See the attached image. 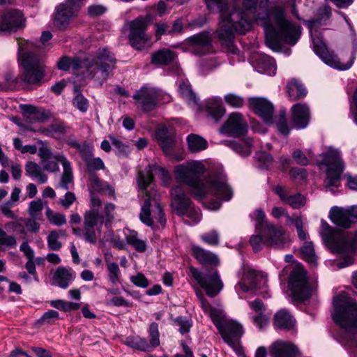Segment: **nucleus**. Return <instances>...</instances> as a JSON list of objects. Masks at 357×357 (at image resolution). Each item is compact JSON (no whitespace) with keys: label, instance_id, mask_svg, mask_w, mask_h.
I'll list each match as a JSON object with an SVG mask.
<instances>
[{"label":"nucleus","instance_id":"f257e3e1","mask_svg":"<svg viewBox=\"0 0 357 357\" xmlns=\"http://www.w3.org/2000/svg\"><path fill=\"white\" fill-rule=\"evenodd\" d=\"M187 190L199 200L203 199L206 195L215 197L216 201L208 203V208L214 211L220 208L221 201H229L233 196L232 189L222 180H179L171 190L172 206L178 215L188 217L193 223H197L201 220V213L186 196Z\"/></svg>","mask_w":357,"mask_h":357},{"label":"nucleus","instance_id":"f03ea898","mask_svg":"<svg viewBox=\"0 0 357 357\" xmlns=\"http://www.w3.org/2000/svg\"><path fill=\"white\" fill-rule=\"evenodd\" d=\"M242 5L243 10L238 12L236 18L239 20L238 14L243 13L244 17L251 21L245 13L252 14L255 20L264 27L266 43L271 49L278 48L281 43L294 45L298 42L301 34V27L286 18L283 6L271 7L266 16L261 17L256 15L258 0H243Z\"/></svg>","mask_w":357,"mask_h":357},{"label":"nucleus","instance_id":"7ed1b4c3","mask_svg":"<svg viewBox=\"0 0 357 357\" xmlns=\"http://www.w3.org/2000/svg\"><path fill=\"white\" fill-rule=\"evenodd\" d=\"M332 14L331 8L327 5L319 8L317 17L305 20L304 23L310 30L314 53L328 66L340 70L349 69L354 63L357 52V40L352 41V49L349 59L344 61L340 59L334 51L329 50L322 40L319 29L327 24Z\"/></svg>","mask_w":357,"mask_h":357},{"label":"nucleus","instance_id":"20e7f679","mask_svg":"<svg viewBox=\"0 0 357 357\" xmlns=\"http://www.w3.org/2000/svg\"><path fill=\"white\" fill-rule=\"evenodd\" d=\"M207 8L211 11L217 10L220 14V22L217 29L218 38L227 51L237 53V48L234 45V31L238 34H245L252 28V21L246 19L243 13H239V20L234 17V13L229 12V4L227 0H205Z\"/></svg>","mask_w":357,"mask_h":357},{"label":"nucleus","instance_id":"39448f33","mask_svg":"<svg viewBox=\"0 0 357 357\" xmlns=\"http://www.w3.org/2000/svg\"><path fill=\"white\" fill-rule=\"evenodd\" d=\"M334 310L332 318L342 329L339 337L341 344L354 347L357 344V303L347 294L333 298Z\"/></svg>","mask_w":357,"mask_h":357},{"label":"nucleus","instance_id":"423d86ee","mask_svg":"<svg viewBox=\"0 0 357 357\" xmlns=\"http://www.w3.org/2000/svg\"><path fill=\"white\" fill-rule=\"evenodd\" d=\"M19 63L22 66V80L26 85H40L45 75V66L41 58L35 52L28 50L32 44L28 40H20Z\"/></svg>","mask_w":357,"mask_h":357},{"label":"nucleus","instance_id":"0eeeda50","mask_svg":"<svg viewBox=\"0 0 357 357\" xmlns=\"http://www.w3.org/2000/svg\"><path fill=\"white\" fill-rule=\"evenodd\" d=\"M137 181L140 193L147 197L141 208L140 220L148 227H153L154 220L163 227L166 218L159 203V195L155 190L153 180Z\"/></svg>","mask_w":357,"mask_h":357},{"label":"nucleus","instance_id":"6e6552de","mask_svg":"<svg viewBox=\"0 0 357 357\" xmlns=\"http://www.w3.org/2000/svg\"><path fill=\"white\" fill-rule=\"evenodd\" d=\"M289 285L294 300L304 302L311 297L312 288L306 271L301 266H298L291 271Z\"/></svg>","mask_w":357,"mask_h":357},{"label":"nucleus","instance_id":"1a4fd4ad","mask_svg":"<svg viewBox=\"0 0 357 357\" xmlns=\"http://www.w3.org/2000/svg\"><path fill=\"white\" fill-rule=\"evenodd\" d=\"M190 272L193 278L210 297L216 296L224 287L223 282L217 271L203 273L195 267L191 266Z\"/></svg>","mask_w":357,"mask_h":357},{"label":"nucleus","instance_id":"9d476101","mask_svg":"<svg viewBox=\"0 0 357 357\" xmlns=\"http://www.w3.org/2000/svg\"><path fill=\"white\" fill-rule=\"evenodd\" d=\"M267 282L266 277L262 273L247 268L244 270L241 281L235 286V290L239 296L250 291H259L262 294L266 291Z\"/></svg>","mask_w":357,"mask_h":357},{"label":"nucleus","instance_id":"9b49d317","mask_svg":"<svg viewBox=\"0 0 357 357\" xmlns=\"http://www.w3.org/2000/svg\"><path fill=\"white\" fill-rule=\"evenodd\" d=\"M321 160L317 162L319 169L326 173L327 178H340L344 164L338 151L329 149L321 155Z\"/></svg>","mask_w":357,"mask_h":357},{"label":"nucleus","instance_id":"f8f14e48","mask_svg":"<svg viewBox=\"0 0 357 357\" xmlns=\"http://www.w3.org/2000/svg\"><path fill=\"white\" fill-rule=\"evenodd\" d=\"M148 24V20L143 17H137L130 22L128 40L131 46L135 49H144L150 40V36L146 33Z\"/></svg>","mask_w":357,"mask_h":357},{"label":"nucleus","instance_id":"ddd939ff","mask_svg":"<svg viewBox=\"0 0 357 357\" xmlns=\"http://www.w3.org/2000/svg\"><path fill=\"white\" fill-rule=\"evenodd\" d=\"M328 218L337 227L350 228L357 222V205L347 208L334 206L329 211Z\"/></svg>","mask_w":357,"mask_h":357},{"label":"nucleus","instance_id":"4468645a","mask_svg":"<svg viewBox=\"0 0 357 357\" xmlns=\"http://www.w3.org/2000/svg\"><path fill=\"white\" fill-rule=\"evenodd\" d=\"M155 138L166 155L169 158H175L176 161L183 159L182 155L174 154L176 142L175 133L172 129H169L165 126L159 127L155 132Z\"/></svg>","mask_w":357,"mask_h":357},{"label":"nucleus","instance_id":"2eb2a0df","mask_svg":"<svg viewBox=\"0 0 357 357\" xmlns=\"http://www.w3.org/2000/svg\"><path fill=\"white\" fill-rule=\"evenodd\" d=\"M102 225L99 213L95 211H86L84 214V240L91 244L96 243L100 234Z\"/></svg>","mask_w":357,"mask_h":357},{"label":"nucleus","instance_id":"dca6fc26","mask_svg":"<svg viewBox=\"0 0 357 357\" xmlns=\"http://www.w3.org/2000/svg\"><path fill=\"white\" fill-rule=\"evenodd\" d=\"M25 19L22 13L17 10H10L0 13V33L15 31L24 26Z\"/></svg>","mask_w":357,"mask_h":357},{"label":"nucleus","instance_id":"f3484780","mask_svg":"<svg viewBox=\"0 0 357 357\" xmlns=\"http://www.w3.org/2000/svg\"><path fill=\"white\" fill-rule=\"evenodd\" d=\"M80 8V5H75L66 1L59 4L54 17V25L59 29L67 27L70 20L75 17Z\"/></svg>","mask_w":357,"mask_h":357},{"label":"nucleus","instance_id":"a211bd4d","mask_svg":"<svg viewBox=\"0 0 357 357\" xmlns=\"http://www.w3.org/2000/svg\"><path fill=\"white\" fill-rule=\"evenodd\" d=\"M247 130L248 125L242 114L234 112L229 115L220 131L222 134L238 137L245 135Z\"/></svg>","mask_w":357,"mask_h":357},{"label":"nucleus","instance_id":"6ab92c4d","mask_svg":"<svg viewBox=\"0 0 357 357\" xmlns=\"http://www.w3.org/2000/svg\"><path fill=\"white\" fill-rule=\"evenodd\" d=\"M224 341L232 348H236L243 335L241 325L234 321H225L218 329Z\"/></svg>","mask_w":357,"mask_h":357},{"label":"nucleus","instance_id":"aec40b11","mask_svg":"<svg viewBox=\"0 0 357 357\" xmlns=\"http://www.w3.org/2000/svg\"><path fill=\"white\" fill-rule=\"evenodd\" d=\"M137 106L144 112L153 110L157 103L158 92L153 88L142 87L133 96Z\"/></svg>","mask_w":357,"mask_h":357},{"label":"nucleus","instance_id":"412c9836","mask_svg":"<svg viewBox=\"0 0 357 357\" xmlns=\"http://www.w3.org/2000/svg\"><path fill=\"white\" fill-rule=\"evenodd\" d=\"M191 52L196 55L202 56L212 52L213 47L209 34L202 32L188 38Z\"/></svg>","mask_w":357,"mask_h":357},{"label":"nucleus","instance_id":"4be33fe9","mask_svg":"<svg viewBox=\"0 0 357 357\" xmlns=\"http://www.w3.org/2000/svg\"><path fill=\"white\" fill-rule=\"evenodd\" d=\"M206 170L202 161L191 160L176 165L174 173L178 178H190V177L200 176Z\"/></svg>","mask_w":357,"mask_h":357},{"label":"nucleus","instance_id":"5701e85b","mask_svg":"<svg viewBox=\"0 0 357 357\" xmlns=\"http://www.w3.org/2000/svg\"><path fill=\"white\" fill-rule=\"evenodd\" d=\"M249 105L264 121L267 123H273L274 107L271 102L263 98H251L249 99Z\"/></svg>","mask_w":357,"mask_h":357},{"label":"nucleus","instance_id":"b1692460","mask_svg":"<svg viewBox=\"0 0 357 357\" xmlns=\"http://www.w3.org/2000/svg\"><path fill=\"white\" fill-rule=\"evenodd\" d=\"M266 243L268 246L282 249L288 243V238L285 237L281 227H276L273 225H266L265 229Z\"/></svg>","mask_w":357,"mask_h":357},{"label":"nucleus","instance_id":"393cba45","mask_svg":"<svg viewBox=\"0 0 357 357\" xmlns=\"http://www.w3.org/2000/svg\"><path fill=\"white\" fill-rule=\"evenodd\" d=\"M254 68L259 73L268 75L276 73V64L273 58L263 54H256L251 58Z\"/></svg>","mask_w":357,"mask_h":357},{"label":"nucleus","instance_id":"a878e982","mask_svg":"<svg viewBox=\"0 0 357 357\" xmlns=\"http://www.w3.org/2000/svg\"><path fill=\"white\" fill-rule=\"evenodd\" d=\"M83 68H86L87 72L97 82L102 84L106 81L109 74V66L107 63H96L91 61L90 57L84 59Z\"/></svg>","mask_w":357,"mask_h":357},{"label":"nucleus","instance_id":"bb28decb","mask_svg":"<svg viewBox=\"0 0 357 357\" xmlns=\"http://www.w3.org/2000/svg\"><path fill=\"white\" fill-rule=\"evenodd\" d=\"M319 234L326 245L333 252H335V247L337 245L342 233L331 227L326 220L321 219Z\"/></svg>","mask_w":357,"mask_h":357},{"label":"nucleus","instance_id":"cd10ccee","mask_svg":"<svg viewBox=\"0 0 357 357\" xmlns=\"http://www.w3.org/2000/svg\"><path fill=\"white\" fill-rule=\"evenodd\" d=\"M292 121L298 129H303L307 126L310 119V112L307 105L296 103L291 109Z\"/></svg>","mask_w":357,"mask_h":357},{"label":"nucleus","instance_id":"c85d7f7f","mask_svg":"<svg viewBox=\"0 0 357 357\" xmlns=\"http://www.w3.org/2000/svg\"><path fill=\"white\" fill-rule=\"evenodd\" d=\"M270 354L272 357H297L299 350L292 342L279 340L271 344Z\"/></svg>","mask_w":357,"mask_h":357},{"label":"nucleus","instance_id":"c756f323","mask_svg":"<svg viewBox=\"0 0 357 357\" xmlns=\"http://www.w3.org/2000/svg\"><path fill=\"white\" fill-rule=\"evenodd\" d=\"M334 253L357 254V230L347 234H342L335 247Z\"/></svg>","mask_w":357,"mask_h":357},{"label":"nucleus","instance_id":"7c9ffc66","mask_svg":"<svg viewBox=\"0 0 357 357\" xmlns=\"http://www.w3.org/2000/svg\"><path fill=\"white\" fill-rule=\"evenodd\" d=\"M273 191L279 196L282 202L289 204L294 209L300 208L305 204V199L301 194L289 195L288 189L284 186H275Z\"/></svg>","mask_w":357,"mask_h":357},{"label":"nucleus","instance_id":"2f4dec72","mask_svg":"<svg viewBox=\"0 0 357 357\" xmlns=\"http://www.w3.org/2000/svg\"><path fill=\"white\" fill-rule=\"evenodd\" d=\"M206 109L208 116L215 122H218L226 112L221 98L218 96L210 98L206 101Z\"/></svg>","mask_w":357,"mask_h":357},{"label":"nucleus","instance_id":"473e14b6","mask_svg":"<svg viewBox=\"0 0 357 357\" xmlns=\"http://www.w3.org/2000/svg\"><path fill=\"white\" fill-rule=\"evenodd\" d=\"M176 58V54L168 49L160 48L151 54V63L155 66H162L171 64Z\"/></svg>","mask_w":357,"mask_h":357},{"label":"nucleus","instance_id":"72a5a7b5","mask_svg":"<svg viewBox=\"0 0 357 357\" xmlns=\"http://www.w3.org/2000/svg\"><path fill=\"white\" fill-rule=\"evenodd\" d=\"M123 232L128 245H131L138 252L146 251L148 245L146 238H139L138 233L135 230L126 228Z\"/></svg>","mask_w":357,"mask_h":357},{"label":"nucleus","instance_id":"f704fd0d","mask_svg":"<svg viewBox=\"0 0 357 357\" xmlns=\"http://www.w3.org/2000/svg\"><path fill=\"white\" fill-rule=\"evenodd\" d=\"M192 254L200 264L214 266L219 264V259L216 255L199 246L193 245L192 247Z\"/></svg>","mask_w":357,"mask_h":357},{"label":"nucleus","instance_id":"c9c22d12","mask_svg":"<svg viewBox=\"0 0 357 357\" xmlns=\"http://www.w3.org/2000/svg\"><path fill=\"white\" fill-rule=\"evenodd\" d=\"M273 324L277 329L289 331L294 327L295 320L288 312L281 310L275 314Z\"/></svg>","mask_w":357,"mask_h":357},{"label":"nucleus","instance_id":"e433bc0d","mask_svg":"<svg viewBox=\"0 0 357 357\" xmlns=\"http://www.w3.org/2000/svg\"><path fill=\"white\" fill-rule=\"evenodd\" d=\"M75 274L65 267H59L54 275V282L62 289H66L74 280Z\"/></svg>","mask_w":357,"mask_h":357},{"label":"nucleus","instance_id":"4c0bfd02","mask_svg":"<svg viewBox=\"0 0 357 357\" xmlns=\"http://www.w3.org/2000/svg\"><path fill=\"white\" fill-rule=\"evenodd\" d=\"M223 144L233 149L236 153L242 157H247L250 155L252 151V141L248 138L241 143L236 141H224Z\"/></svg>","mask_w":357,"mask_h":357},{"label":"nucleus","instance_id":"58836bf2","mask_svg":"<svg viewBox=\"0 0 357 357\" xmlns=\"http://www.w3.org/2000/svg\"><path fill=\"white\" fill-rule=\"evenodd\" d=\"M287 89L289 97L292 101L303 98L307 95L306 89L296 79H292L288 82Z\"/></svg>","mask_w":357,"mask_h":357},{"label":"nucleus","instance_id":"ea45409f","mask_svg":"<svg viewBox=\"0 0 357 357\" xmlns=\"http://www.w3.org/2000/svg\"><path fill=\"white\" fill-rule=\"evenodd\" d=\"M169 178L168 171L155 163L149 164L144 169V174L139 178Z\"/></svg>","mask_w":357,"mask_h":357},{"label":"nucleus","instance_id":"a19ab883","mask_svg":"<svg viewBox=\"0 0 357 357\" xmlns=\"http://www.w3.org/2000/svg\"><path fill=\"white\" fill-rule=\"evenodd\" d=\"M188 149L192 153H197L207 149L208 142L202 137L190 134L186 138Z\"/></svg>","mask_w":357,"mask_h":357},{"label":"nucleus","instance_id":"79ce46f5","mask_svg":"<svg viewBox=\"0 0 357 357\" xmlns=\"http://www.w3.org/2000/svg\"><path fill=\"white\" fill-rule=\"evenodd\" d=\"M84 59L81 60L77 57L70 58L68 56H63L57 63V67L62 70H68L72 69L74 71H77L83 68Z\"/></svg>","mask_w":357,"mask_h":357},{"label":"nucleus","instance_id":"37998d69","mask_svg":"<svg viewBox=\"0 0 357 357\" xmlns=\"http://www.w3.org/2000/svg\"><path fill=\"white\" fill-rule=\"evenodd\" d=\"M181 96L189 103H197V98L188 80H181L178 85Z\"/></svg>","mask_w":357,"mask_h":357},{"label":"nucleus","instance_id":"c03bdc74","mask_svg":"<svg viewBox=\"0 0 357 357\" xmlns=\"http://www.w3.org/2000/svg\"><path fill=\"white\" fill-rule=\"evenodd\" d=\"M74 92L75 97L72 100L73 105L81 112H86L89 106L88 100L81 93L79 86H75Z\"/></svg>","mask_w":357,"mask_h":357},{"label":"nucleus","instance_id":"a18cd8bd","mask_svg":"<svg viewBox=\"0 0 357 357\" xmlns=\"http://www.w3.org/2000/svg\"><path fill=\"white\" fill-rule=\"evenodd\" d=\"M90 60L96 63H107V62L114 63L116 59L114 54L106 47L100 48L96 55L93 58H90Z\"/></svg>","mask_w":357,"mask_h":357},{"label":"nucleus","instance_id":"49530a36","mask_svg":"<svg viewBox=\"0 0 357 357\" xmlns=\"http://www.w3.org/2000/svg\"><path fill=\"white\" fill-rule=\"evenodd\" d=\"M116 206L112 203H107L103 208L102 215L99 214L100 222L106 227H109L114 219Z\"/></svg>","mask_w":357,"mask_h":357},{"label":"nucleus","instance_id":"de8ad7c7","mask_svg":"<svg viewBox=\"0 0 357 357\" xmlns=\"http://www.w3.org/2000/svg\"><path fill=\"white\" fill-rule=\"evenodd\" d=\"M54 159L60 162L63 168V174L61 178H73V171L71 162L62 153L54 155Z\"/></svg>","mask_w":357,"mask_h":357},{"label":"nucleus","instance_id":"09e8293b","mask_svg":"<svg viewBox=\"0 0 357 357\" xmlns=\"http://www.w3.org/2000/svg\"><path fill=\"white\" fill-rule=\"evenodd\" d=\"M149 341L148 342V347L149 351H152L155 348L160 344V333L158 331V324L153 322L149 328Z\"/></svg>","mask_w":357,"mask_h":357},{"label":"nucleus","instance_id":"8fccbe9b","mask_svg":"<svg viewBox=\"0 0 357 357\" xmlns=\"http://www.w3.org/2000/svg\"><path fill=\"white\" fill-rule=\"evenodd\" d=\"M105 261L107 263L108 278L112 284H116L120 282L121 279L119 267L116 262L109 261L108 256L105 257Z\"/></svg>","mask_w":357,"mask_h":357},{"label":"nucleus","instance_id":"3c124183","mask_svg":"<svg viewBox=\"0 0 357 357\" xmlns=\"http://www.w3.org/2000/svg\"><path fill=\"white\" fill-rule=\"evenodd\" d=\"M255 160L257 168L266 169L271 165L273 158L270 154L264 151H259L255 153Z\"/></svg>","mask_w":357,"mask_h":357},{"label":"nucleus","instance_id":"603ef678","mask_svg":"<svg viewBox=\"0 0 357 357\" xmlns=\"http://www.w3.org/2000/svg\"><path fill=\"white\" fill-rule=\"evenodd\" d=\"M107 192L108 195L112 196L114 195V189L103 182L102 180H92L90 184V192L94 193Z\"/></svg>","mask_w":357,"mask_h":357},{"label":"nucleus","instance_id":"864d4df0","mask_svg":"<svg viewBox=\"0 0 357 357\" xmlns=\"http://www.w3.org/2000/svg\"><path fill=\"white\" fill-rule=\"evenodd\" d=\"M301 254L304 259L312 265L317 264V257L315 255L314 245L312 242H305L301 248Z\"/></svg>","mask_w":357,"mask_h":357},{"label":"nucleus","instance_id":"5fc2aeb1","mask_svg":"<svg viewBox=\"0 0 357 357\" xmlns=\"http://www.w3.org/2000/svg\"><path fill=\"white\" fill-rule=\"evenodd\" d=\"M25 171L27 176L43 178L41 167L34 162H27L25 165Z\"/></svg>","mask_w":357,"mask_h":357},{"label":"nucleus","instance_id":"6e6d98bb","mask_svg":"<svg viewBox=\"0 0 357 357\" xmlns=\"http://www.w3.org/2000/svg\"><path fill=\"white\" fill-rule=\"evenodd\" d=\"M46 216L49 221L54 225L61 226L66 223V218L63 214L54 213L50 208H47Z\"/></svg>","mask_w":357,"mask_h":357},{"label":"nucleus","instance_id":"4d7b16f0","mask_svg":"<svg viewBox=\"0 0 357 357\" xmlns=\"http://www.w3.org/2000/svg\"><path fill=\"white\" fill-rule=\"evenodd\" d=\"M59 234L57 231H52L50 232L47 238V246L50 250H59L62 246V243L59 241Z\"/></svg>","mask_w":357,"mask_h":357},{"label":"nucleus","instance_id":"13d9d810","mask_svg":"<svg viewBox=\"0 0 357 357\" xmlns=\"http://www.w3.org/2000/svg\"><path fill=\"white\" fill-rule=\"evenodd\" d=\"M128 345L138 350L150 352L148 347V341L145 338L137 337L130 339L128 341Z\"/></svg>","mask_w":357,"mask_h":357},{"label":"nucleus","instance_id":"bf43d9fd","mask_svg":"<svg viewBox=\"0 0 357 357\" xmlns=\"http://www.w3.org/2000/svg\"><path fill=\"white\" fill-rule=\"evenodd\" d=\"M225 101L228 105L236 108L241 107L245 102L244 99L241 96L234 93L225 95Z\"/></svg>","mask_w":357,"mask_h":357},{"label":"nucleus","instance_id":"052dcab7","mask_svg":"<svg viewBox=\"0 0 357 357\" xmlns=\"http://www.w3.org/2000/svg\"><path fill=\"white\" fill-rule=\"evenodd\" d=\"M17 240L15 236L8 235L4 230L0 228V245L7 248H15Z\"/></svg>","mask_w":357,"mask_h":357},{"label":"nucleus","instance_id":"680f3d73","mask_svg":"<svg viewBox=\"0 0 357 357\" xmlns=\"http://www.w3.org/2000/svg\"><path fill=\"white\" fill-rule=\"evenodd\" d=\"M5 80L10 89H17L20 88L22 83V76L20 77L15 76L13 73L8 72L5 75Z\"/></svg>","mask_w":357,"mask_h":357},{"label":"nucleus","instance_id":"e2e57ef3","mask_svg":"<svg viewBox=\"0 0 357 357\" xmlns=\"http://www.w3.org/2000/svg\"><path fill=\"white\" fill-rule=\"evenodd\" d=\"M219 234L215 230H212L201 236V239L210 245H217L219 244Z\"/></svg>","mask_w":357,"mask_h":357},{"label":"nucleus","instance_id":"0e129e2a","mask_svg":"<svg viewBox=\"0 0 357 357\" xmlns=\"http://www.w3.org/2000/svg\"><path fill=\"white\" fill-rule=\"evenodd\" d=\"M175 323L179 326V332L181 334L188 333L192 327V321L186 317H178L175 319Z\"/></svg>","mask_w":357,"mask_h":357},{"label":"nucleus","instance_id":"69168bd1","mask_svg":"<svg viewBox=\"0 0 357 357\" xmlns=\"http://www.w3.org/2000/svg\"><path fill=\"white\" fill-rule=\"evenodd\" d=\"M276 128L278 132L284 136H287L289 134L290 129L284 113L280 114L276 123Z\"/></svg>","mask_w":357,"mask_h":357},{"label":"nucleus","instance_id":"338daca9","mask_svg":"<svg viewBox=\"0 0 357 357\" xmlns=\"http://www.w3.org/2000/svg\"><path fill=\"white\" fill-rule=\"evenodd\" d=\"M250 243L255 252L260 251L266 243V234L264 236L261 235H253L250 238Z\"/></svg>","mask_w":357,"mask_h":357},{"label":"nucleus","instance_id":"774afa93","mask_svg":"<svg viewBox=\"0 0 357 357\" xmlns=\"http://www.w3.org/2000/svg\"><path fill=\"white\" fill-rule=\"evenodd\" d=\"M130 280L132 283L140 288H146L149 285L148 279L142 273H138L136 275H132Z\"/></svg>","mask_w":357,"mask_h":357}]
</instances>
